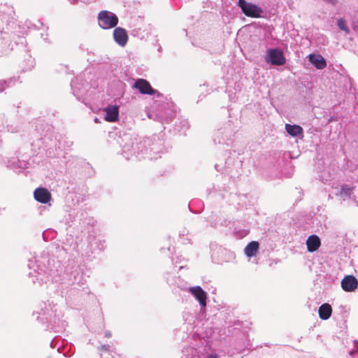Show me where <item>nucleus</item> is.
<instances>
[{
    "instance_id": "nucleus-20",
    "label": "nucleus",
    "mask_w": 358,
    "mask_h": 358,
    "mask_svg": "<svg viewBox=\"0 0 358 358\" xmlns=\"http://www.w3.org/2000/svg\"><path fill=\"white\" fill-rule=\"evenodd\" d=\"M319 317L322 320H328L332 314V308L330 304L324 303L318 309Z\"/></svg>"
},
{
    "instance_id": "nucleus-25",
    "label": "nucleus",
    "mask_w": 358,
    "mask_h": 358,
    "mask_svg": "<svg viewBox=\"0 0 358 358\" xmlns=\"http://www.w3.org/2000/svg\"><path fill=\"white\" fill-rule=\"evenodd\" d=\"M91 246L99 250H103L106 248V241L100 238H95L91 243Z\"/></svg>"
},
{
    "instance_id": "nucleus-44",
    "label": "nucleus",
    "mask_w": 358,
    "mask_h": 358,
    "mask_svg": "<svg viewBox=\"0 0 358 358\" xmlns=\"http://www.w3.org/2000/svg\"><path fill=\"white\" fill-rule=\"evenodd\" d=\"M60 67L61 68H66V66H63L62 64H60Z\"/></svg>"
},
{
    "instance_id": "nucleus-13",
    "label": "nucleus",
    "mask_w": 358,
    "mask_h": 358,
    "mask_svg": "<svg viewBox=\"0 0 358 358\" xmlns=\"http://www.w3.org/2000/svg\"><path fill=\"white\" fill-rule=\"evenodd\" d=\"M357 287L358 280L352 275H346L341 280V287L345 292H353L357 288Z\"/></svg>"
},
{
    "instance_id": "nucleus-1",
    "label": "nucleus",
    "mask_w": 358,
    "mask_h": 358,
    "mask_svg": "<svg viewBox=\"0 0 358 358\" xmlns=\"http://www.w3.org/2000/svg\"><path fill=\"white\" fill-rule=\"evenodd\" d=\"M30 270L29 277L34 284L56 283L73 286L74 289H85L86 279L78 267L69 273H64L61 261L56 259L48 252L43 251L39 257L31 258L28 260Z\"/></svg>"
},
{
    "instance_id": "nucleus-8",
    "label": "nucleus",
    "mask_w": 358,
    "mask_h": 358,
    "mask_svg": "<svg viewBox=\"0 0 358 358\" xmlns=\"http://www.w3.org/2000/svg\"><path fill=\"white\" fill-rule=\"evenodd\" d=\"M132 87L133 88L138 90L142 94L153 95L157 98L163 96L159 92L151 86L148 80L143 78L137 79L133 84Z\"/></svg>"
},
{
    "instance_id": "nucleus-30",
    "label": "nucleus",
    "mask_w": 358,
    "mask_h": 358,
    "mask_svg": "<svg viewBox=\"0 0 358 358\" xmlns=\"http://www.w3.org/2000/svg\"><path fill=\"white\" fill-rule=\"evenodd\" d=\"M78 216V212H76V209L73 208L69 211V218H66V221L69 226H71L73 222L76 220Z\"/></svg>"
},
{
    "instance_id": "nucleus-43",
    "label": "nucleus",
    "mask_w": 358,
    "mask_h": 358,
    "mask_svg": "<svg viewBox=\"0 0 358 358\" xmlns=\"http://www.w3.org/2000/svg\"><path fill=\"white\" fill-rule=\"evenodd\" d=\"M184 267H185V266H184V265H180V266H179V269H182V268H183Z\"/></svg>"
},
{
    "instance_id": "nucleus-37",
    "label": "nucleus",
    "mask_w": 358,
    "mask_h": 358,
    "mask_svg": "<svg viewBox=\"0 0 358 358\" xmlns=\"http://www.w3.org/2000/svg\"><path fill=\"white\" fill-rule=\"evenodd\" d=\"M182 242L183 244H189L190 243L191 240L189 238H184L183 239H182Z\"/></svg>"
},
{
    "instance_id": "nucleus-36",
    "label": "nucleus",
    "mask_w": 358,
    "mask_h": 358,
    "mask_svg": "<svg viewBox=\"0 0 358 358\" xmlns=\"http://www.w3.org/2000/svg\"><path fill=\"white\" fill-rule=\"evenodd\" d=\"M101 358H103V357H101ZM105 358H120V357H119V355H117L115 352H111L110 355H108Z\"/></svg>"
},
{
    "instance_id": "nucleus-19",
    "label": "nucleus",
    "mask_w": 358,
    "mask_h": 358,
    "mask_svg": "<svg viewBox=\"0 0 358 358\" xmlns=\"http://www.w3.org/2000/svg\"><path fill=\"white\" fill-rule=\"evenodd\" d=\"M259 249V243L258 241H252L247 244L244 249V253L248 258L256 256Z\"/></svg>"
},
{
    "instance_id": "nucleus-7",
    "label": "nucleus",
    "mask_w": 358,
    "mask_h": 358,
    "mask_svg": "<svg viewBox=\"0 0 358 358\" xmlns=\"http://www.w3.org/2000/svg\"><path fill=\"white\" fill-rule=\"evenodd\" d=\"M265 61L268 64L275 66H282L286 63L283 52L278 48L268 49L265 55Z\"/></svg>"
},
{
    "instance_id": "nucleus-3",
    "label": "nucleus",
    "mask_w": 358,
    "mask_h": 358,
    "mask_svg": "<svg viewBox=\"0 0 358 358\" xmlns=\"http://www.w3.org/2000/svg\"><path fill=\"white\" fill-rule=\"evenodd\" d=\"M33 315H36V318L39 322L47 324L48 329L55 333L62 332L67 326V322L62 319L63 313L60 307L50 300L41 302Z\"/></svg>"
},
{
    "instance_id": "nucleus-33",
    "label": "nucleus",
    "mask_w": 358,
    "mask_h": 358,
    "mask_svg": "<svg viewBox=\"0 0 358 358\" xmlns=\"http://www.w3.org/2000/svg\"><path fill=\"white\" fill-rule=\"evenodd\" d=\"M358 352V341H354V348L349 352V355L353 356Z\"/></svg>"
},
{
    "instance_id": "nucleus-31",
    "label": "nucleus",
    "mask_w": 358,
    "mask_h": 358,
    "mask_svg": "<svg viewBox=\"0 0 358 358\" xmlns=\"http://www.w3.org/2000/svg\"><path fill=\"white\" fill-rule=\"evenodd\" d=\"M337 25L341 30L344 31L346 33L350 32V29L348 27L347 22L345 20H344L343 18H339L337 20Z\"/></svg>"
},
{
    "instance_id": "nucleus-45",
    "label": "nucleus",
    "mask_w": 358,
    "mask_h": 358,
    "mask_svg": "<svg viewBox=\"0 0 358 358\" xmlns=\"http://www.w3.org/2000/svg\"><path fill=\"white\" fill-rule=\"evenodd\" d=\"M69 145H68L69 147H70L72 145V142H69Z\"/></svg>"
},
{
    "instance_id": "nucleus-11",
    "label": "nucleus",
    "mask_w": 358,
    "mask_h": 358,
    "mask_svg": "<svg viewBox=\"0 0 358 358\" xmlns=\"http://www.w3.org/2000/svg\"><path fill=\"white\" fill-rule=\"evenodd\" d=\"M159 113L162 116L161 118L162 124H168L172 121V119L176 115V113L171 108V106L168 103H164L159 106Z\"/></svg>"
},
{
    "instance_id": "nucleus-24",
    "label": "nucleus",
    "mask_w": 358,
    "mask_h": 358,
    "mask_svg": "<svg viewBox=\"0 0 358 358\" xmlns=\"http://www.w3.org/2000/svg\"><path fill=\"white\" fill-rule=\"evenodd\" d=\"M231 159L230 158H228L226 159L224 163H217L215 164V168L217 171H225L227 173H230L229 169L230 168V163Z\"/></svg>"
},
{
    "instance_id": "nucleus-29",
    "label": "nucleus",
    "mask_w": 358,
    "mask_h": 358,
    "mask_svg": "<svg viewBox=\"0 0 358 358\" xmlns=\"http://www.w3.org/2000/svg\"><path fill=\"white\" fill-rule=\"evenodd\" d=\"M15 78H10L7 80H1L0 92H3L7 87L12 86L15 83Z\"/></svg>"
},
{
    "instance_id": "nucleus-5",
    "label": "nucleus",
    "mask_w": 358,
    "mask_h": 358,
    "mask_svg": "<svg viewBox=\"0 0 358 358\" xmlns=\"http://www.w3.org/2000/svg\"><path fill=\"white\" fill-rule=\"evenodd\" d=\"M238 6L242 13L247 17L259 18L263 15L264 9L255 3L248 2L246 0H238Z\"/></svg>"
},
{
    "instance_id": "nucleus-28",
    "label": "nucleus",
    "mask_w": 358,
    "mask_h": 358,
    "mask_svg": "<svg viewBox=\"0 0 358 358\" xmlns=\"http://www.w3.org/2000/svg\"><path fill=\"white\" fill-rule=\"evenodd\" d=\"M352 190L353 187L348 185H343L341 187L340 195L343 196L350 197L351 194H352Z\"/></svg>"
},
{
    "instance_id": "nucleus-14",
    "label": "nucleus",
    "mask_w": 358,
    "mask_h": 358,
    "mask_svg": "<svg viewBox=\"0 0 358 358\" xmlns=\"http://www.w3.org/2000/svg\"><path fill=\"white\" fill-rule=\"evenodd\" d=\"M104 119L107 122H115L119 120V106L117 105H109L104 108Z\"/></svg>"
},
{
    "instance_id": "nucleus-17",
    "label": "nucleus",
    "mask_w": 358,
    "mask_h": 358,
    "mask_svg": "<svg viewBox=\"0 0 358 358\" xmlns=\"http://www.w3.org/2000/svg\"><path fill=\"white\" fill-rule=\"evenodd\" d=\"M308 58V62L317 69L322 70L327 66L326 59L320 54H310Z\"/></svg>"
},
{
    "instance_id": "nucleus-42",
    "label": "nucleus",
    "mask_w": 358,
    "mask_h": 358,
    "mask_svg": "<svg viewBox=\"0 0 358 358\" xmlns=\"http://www.w3.org/2000/svg\"><path fill=\"white\" fill-rule=\"evenodd\" d=\"M57 352H62V347L61 346H59L58 348H57Z\"/></svg>"
},
{
    "instance_id": "nucleus-21",
    "label": "nucleus",
    "mask_w": 358,
    "mask_h": 358,
    "mask_svg": "<svg viewBox=\"0 0 358 358\" xmlns=\"http://www.w3.org/2000/svg\"><path fill=\"white\" fill-rule=\"evenodd\" d=\"M77 81H78V78H76V79H73L71 80V90L73 91V94L76 97V99L79 101H81L83 96L86 92V90L83 87V85L77 86Z\"/></svg>"
},
{
    "instance_id": "nucleus-15",
    "label": "nucleus",
    "mask_w": 358,
    "mask_h": 358,
    "mask_svg": "<svg viewBox=\"0 0 358 358\" xmlns=\"http://www.w3.org/2000/svg\"><path fill=\"white\" fill-rule=\"evenodd\" d=\"M34 197L41 203H47L51 199V194L45 187H38L34 192Z\"/></svg>"
},
{
    "instance_id": "nucleus-12",
    "label": "nucleus",
    "mask_w": 358,
    "mask_h": 358,
    "mask_svg": "<svg viewBox=\"0 0 358 358\" xmlns=\"http://www.w3.org/2000/svg\"><path fill=\"white\" fill-rule=\"evenodd\" d=\"M113 39L116 43L121 47H124L128 42V34L125 29L122 27H115L113 30Z\"/></svg>"
},
{
    "instance_id": "nucleus-9",
    "label": "nucleus",
    "mask_w": 358,
    "mask_h": 358,
    "mask_svg": "<svg viewBox=\"0 0 358 358\" xmlns=\"http://www.w3.org/2000/svg\"><path fill=\"white\" fill-rule=\"evenodd\" d=\"M1 164L16 173H20L28 168V163L24 160H20L17 157H3L1 159Z\"/></svg>"
},
{
    "instance_id": "nucleus-23",
    "label": "nucleus",
    "mask_w": 358,
    "mask_h": 358,
    "mask_svg": "<svg viewBox=\"0 0 358 358\" xmlns=\"http://www.w3.org/2000/svg\"><path fill=\"white\" fill-rule=\"evenodd\" d=\"M189 128V122L185 119H178L174 124V130L180 134H185Z\"/></svg>"
},
{
    "instance_id": "nucleus-34",
    "label": "nucleus",
    "mask_w": 358,
    "mask_h": 358,
    "mask_svg": "<svg viewBox=\"0 0 358 358\" xmlns=\"http://www.w3.org/2000/svg\"><path fill=\"white\" fill-rule=\"evenodd\" d=\"M324 2H325L327 4H329L331 6H336L337 3V0H322Z\"/></svg>"
},
{
    "instance_id": "nucleus-18",
    "label": "nucleus",
    "mask_w": 358,
    "mask_h": 358,
    "mask_svg": "<svg viewBox=\"0 0 358 358\" xmlns=\"http://www.w3.org/2000/svg\"><path fill=\"white\" fill-rule=\"evenodd\" d=\"M321 245V241L318 236L312 234L306 240L308 251L310 252H315Z\"/></svg>"
},
{
    "instance_id": "nucleus-2",
    "label": "nucleus",
    "mask_w": 358,
    "mask_h": 358,
    "mask_svg": "<svg viewBox=\"0 0 358 358\" xmlns=\"http://www.w3.org/2000/svg\"><path fill=\"white\" fill-rule=\"evenodd\" d=\"M120 144L122 147V155L127 159H157L166 150L163 140L157 135L141 138L124 134Z\"/></svg>"
},
{
    "instance_id": "nucleus-10",
    "label": "nucleus",
    "mask_w": 358,
    "mask_h": 358,
    "mask_svg": "<svg viewBox=\"0 0 358 358\" xmlns=\"http://www.w3.org/2000/svg\"><path fill=\"white\" fill-rule=\"evenodd\" d=\"M189 292L196 299L200 306L201 312H205L207 305L208 294L200 286L190 287Z\"/></svg>"
},
{
    "instance_id": "nucleus-38",
    "label": "nucleus",
    "mask_w": 358,
    "mask_h": 358,
    "mask_svg": "<svg viewBox=\"0 0 358 358\" xmlns=\"http://www.w3.org/2000/svg\"><path fill=\"white\" fill-rule=\"evenodd\" d=\"M111 336H112V334L110 331H106L105 332V337L110 338V337H111Z\"/></svg>"
},
{
    "instance_id": "nucleus-4",
    "label": "nucleus",
    "mask_w": 358,
    "mask_h": 358,
    "mask_svg": "<svg viewBox=\"0 0 358 358\" xmlns=\"http://www.w3.org/2000/svg\"><path fill=\"white\" fill-rule=\"evenodd\" d=\"M235 134L232 124L229 121L224 122L222 127L218 128L213 135V141L217 144H227V141Z\"/></svg>"
},
{
    "instance_id": "nucleus-26",
    "label": "nucleus",
    "mask_w": 358,
    "mask_h": 358,
    "mask_svg": "<svg viewBox=\"0 0 358 358\" xmlns=\"http://www.w3.org/2000/svg\"><path fill=\"white\" fill-rule=\"evenodd\" d=\"M148 117L155 121L161 122V118H162L164 116L160 115L159 107L158 106L155 110H152L148 112Z\"/></svg>"
},
{
    "instance_id": "nucleus-6",
    "label": "nucleus",
    "mask_w": 358,
    "mask_h": 358,
    "mask_svg": "<svg viewBox=\"0 0 358 358\" xmlns=\"http://www.w3.org/2000/svg\"><path fill=\"white\" fill-rule=\"evenodd\" d=\"M97 19L101 28L108 29L115 27L119 22L117 16L108 10H101L99 13Z\"/></svg>"
},
{
    "instance_id": "nucleus-46",
    "label": "nucleus",
    "mask_w": 358,
    "mask_h": 358,
    "mask_svg": "<svg viewBox=\"0 0 358 358\" xmlns=\"http://www.w3.org/2000/svg\"><path fill=\"white\" fill-rule=\"evenodd\" d=\"M161 50H162V48H161V47H159V49H158V50H159V51H161Z\"/></svg>"
},
{
    "instance_id": "nucleus-27",
    "label": "nucleus",
    "mask_w": 358,
    "mask_h": 358,
    "mask_svg": "<svg viewBox=\"0 0 358 358\" xmlns=\"http://www.w3.org/2000/svg\"><path fill=\"white\" fill-rule=\"evenodd\" d=\"M99 351L100 352V357L105 358L108 355H110L111 352H113L110 350V346L108 344L101 345L99 348Z\"/></svg>"
},
{
    "instance_id": "nucleus-39",
    "label": "nucleus",
    "mask_w": 358,
    "mask_h": 358,
    "mask_svg": "<svg viewBox=\"0 0 358 358\" xmlns=\"http://www.w3.org/2000/svg\"><path fill=\"white\" fill-rule=\"evenodd\" d=\"M69 1L71 4H76L80 2V0H69Z\"/></svg>"
},
{
    "instance_id": "nucleus-22",
    "label": "nucleus",
    "mask_w": 358,
    "mask_h": 358,
    "mask_svg": "<svg viewBox=\"0 0 358 358\" xmlns=\"http://www.w3.org/2000/svg\"><path fill=\"white\" fill-rule=\"evenodd\" d=\"M285 130L287 133L292 137H298L303 135V129L298 124H285Z\"/></svg>"
},
{
    "instance_id": "nucleus-35",
    "label": "nucleus",
    "mask_w": 358,
    "mask_h": 358,
    "mask_svg": "<svg viewBox=\"0 0 358 358\" xmlns=\"http://www.w3.org/2000/svg\"><path fill=\"white\" fill-rule=\"evenodd\" d=\"M188 234V231L185 229L180 231L179 236L180 238H183L185 236Z\"/></svg>"
},
{
    "instance_id": "nucleus-41",
    "label": "nucleus",
    "mask_w": 358,
    "mask_h": 358,
    "mask_svg": "<svg viewBox=\"0 0 358 358\" xmlns=\"http://www.w3.org/2000/svg\"><path fill=\"white\" fill-rule=\"evenodd\" d=\"M80 2L83 3H88L90 2V0H80Z\"/></svg>"
},
{
    "instance_id": "nucleus-32",
    "label": "nucleus",
    "mask_w": 358,
    "mask_h": 358,
    "mask_svg": "<svg viewBox=\"0 0 358 358\" xmlns=\"http://www.w3.org/2000/svg\"><path fill=\"white\" fill-rule=\"evenodd\" d=\"M63 355L66 357H71L74 354L73 346L72 345H66L63 348Z\"/></svg>"
},
{
    "instance_id": "nucleus-40",
    "label": "nucleus",
    "mask_w": 358,
    "mask_h": 358,
    "mask_svg": "<svg viewBox=\"0 0 358 358\" xmlns=\"http://www.w3.org/2000/svg\"><path fill=\"white\" fill-rule=\"evenodd\" d=\"M54 343H55V339H53V340L50 342V347H51L52 348H55V347H56V345H54Z\"/></svg>"
},
{
    "instance_id": "nucleus-16",
    "label": "nucleus",
    "mask_w": 358,
    "mask_h": 358,
    "mask_svg": "<svg viewBox=\"0 0 358 358\" xmlns=\"http://www.w3.org/2000/svg\"><path fill=\"white\" fill-rule=\"evenodd\" d=\"M184 357L182 358H220L219 356L215 352L207 353L201 357L196 350V349L189 347L182 350Z\"/></svg>"
}]
</instances>
